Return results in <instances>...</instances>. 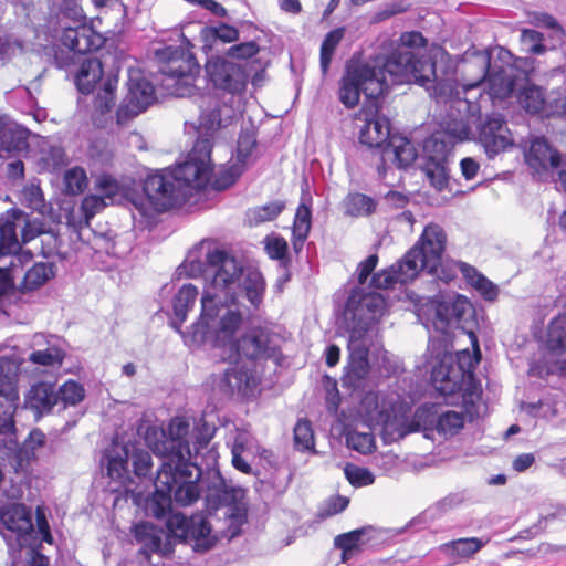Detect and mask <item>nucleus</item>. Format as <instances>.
<instances>
[{
    "label": "nucleus",
    "instance_id": "nucleus-1",
    "mask_svg": "<svg viewBox=\"0 0 566 566\" xmlns=\"http://www.w3.org/2000/svg\"><path fill=\"white\" fill-rule=\"evenodd\" d=\"M201 250L190 251L178 268L179 274L188 277L203 276L206 284L201 296V312L195 323H205L222 312L227 305H234L244 295L255 308L263 301L265 280L258 270L244 272L242 264L224 250H208L205 259L198 256Z\"/></svg>",
    "mask_w": 566,
    "mask_h": 566
},
{
    "label": "nucleus",
    "instance_id": "nucleus-2",
    "mask_svg": "<svg viewBox=\"0 0 566 566\" xmlns=\"http://www.w3.org/2000/svg\"><path fill=\"white\" fill-rule=\"evenodd\" d=\"M227 305L222 312L205 323H192L191 332L185 335V344L191 347L209 346L227 352L224 359L245 357L252 364L258 359L279 361V347L265 328H253L237 339L242 324V314Z\"/></svg>",
    "mask_w": 566,
    "mask_h": 566
},
{
    "label": "nucleus",
    "instance_id": "nucleus-3",
    "mask_svg": "<svg viewBox=\"0 0 566 566\" xmlns=\"http://www.w3.org/2000/svg\"><path fill=\"white\" fill-rule=\"evenodd\" d=\"M48 28L52 38L66 52H54V63L59 69L75 64V57L99 50L105 38L86 23V17L78 0H49Z\"/></svg>",
    "mask_w": 566,
    "mask_h": 566
},
{
    "label": "nucleus",
    "instance_id": "nucleus-4",
    "mask_svg": "<svg viewBox=\"0 0 566 566\" xmlns=\"http://www.w3.org/2000/svg\"><path fill=\"white\" fill-rule=\"evenodd\" d=\"M446 243L447 235L442 227L437 223L428 224L418 242L402 259L373 275L371 285L387 290L396 283L407 284L413 281L421 271L436 273L441 265Z\"/></svg>",
    "mask_w": 566,
    "mask_h": 566
},
{
    "label": "nucleus",
    "instance_id": "nucleus-5",
    "mask_svg": "<svg viewBox=\"0 0 566 566\" xmlns=\"http://www.w3.org/2000/svg\"><path fill=\"white\" fill-rule=\"evenodd\" d=\"M359 142L367 146L369 153L367 157L382 181L386 180L392 166L406 169L418 156L413 143L406 137L391 135L389 119L378 114L366 119L359 132Z\"/></svg>",
    "mask_w": 566,
    "mask_h": 566
},
{
    "label": "nucleus",
    "instance_id": "nucleus-6",
    "mask_svg": "<svg viewBox=\"0 0 566 566\" xmlns=\"http://www.w3.org/2000/svg\"><path fill=\"white\" fill-rule=\"evenodd\" d=\"M17 382L13 379L0 376V436H4L3 455L15 473L28 471L35 459V451L45 443V434L40 430H32L22 443H19L14 413L19 401Z\"/></svg>",
    "mask_w": 566,
    "mask_h": 566
},
{
    "label": "nucleus",
    "instance_id": "nucleus-7",
    "mask_svg": "<svg viewBox=\"0 0 566 566\" xmlns=\"http://www.w3.org/2000/svg\"><path fill=\"white\" fill-rule=\"evenodd\" d=\"M427 40L418 31L400 35L399 46L388 56H377L376 61L388 74L391 84L426 82L436 72V60L427 53Z\"/></svg>",
    "mask_w": 566,
    "mask_h": 566
},
{
    "label": "nucleus",
    "instance_id": "nucleus-8",
    "mask_svg": "<svg viewBox=\"0 0 566 566\" xmlns=\"http://www.w3.org/2000/svg\"><path fill=\"white\" fill-rule=\"evenodd\" d=\"M361 409L365 410L371 422L381 427L380 433L384 442L392 443L411 432L436 430L440 406L423 403L416 409L410 418L405 412H397L394 407L379 406L377 396L368 392L361 401Z\"/></svg>",
    "mask_w": 566,
    "mask_h": 566
},
{
    "label": "nucleus",
    "instance_id": "nucleus-9",
    "mask_svg": "<svg viewBox=\"0 0 566 566\" xmlns=\"http://www.w3.org/2000/svg\"><path fill=\"white\" fill-rule=\"evenodd\" d=\"M201 472L184 471L161 463L155 480V491L147 501V510L156 518L171 511L172 500L182 506L195 503L200 496Z\"/></svg>",
    "mask_w": 566,
    "mask_h": 566
},
{
    "label": "nucleus",
    "instance_id": "nucleus-10",
    "mask_svg": "<svg viewBox=\"0 0 566 566\" xmlns=\"http://www.w3.org/2000/svg\"><path fill=\"white\" fill-rule=\"evenodd\" d=\"M159 62L160 84L168 94L176 97L191 96L200 65L193 53L182 45H167L156 50Z\"/></svg>",
    "mask_w": 566,
    "mask_h": 566
},
{
    "label": "nucleus",
    "instance_id": "nucleus-11",
    "mask_svg": "<svg viewBox=\"0 0 566 566\" xmlns=\"http://www.w3.org/2000/svg\"><path fill=\"white\" fill-rule=\"evenodd\" d=\"M391 81L379 62L374 59L370 62L349 64L339 83L338 98L346 108L358 105L360 94L375 101L390 88Z\"/></svg>",
    "mask_w": 566,
    "mask_h": 566
},
{
    "label": "nucleus",
    "instance_id": "nucleus-12",
    "mask_svg": "<svg viewBox=\"0 0 566 566\" xmlns=\"http://www.w3.org/2000/svg\"><path fill=\"white\" fill-rule=\"evenodd\" d=\"M465 359L471 360L468 350L462 353ZM473 364L467 366L459 357L457 363L452 358H444L432 367L431 380L437 391L443 396L461 394L465 407H474L482 397V387L473 373Z\"/></svg>",
    "mask_w": 566,
    "mask_h": 566
},
{
    "label": "nucleus",
    "instance_id": "nucleus-13",
    "mask_svg": "<svg viewBox=\"0 0 566 566\" xmlns=\"http://www.w3.org/2000/svg\"><path fill=\"white\" fill-rule=\"evenodd\" d=\"M22 210L13 208L0 216V296L14 287V281L32 261L30 251H22L15 233V221Z\"/></svg>",
    "mask_w": 566,
    "mask_h": 566
},
{
    "label": "nucleus",
    "instance_id": "nucleus-14",
    "mask_svg": "<svg viewBox=\"0 0 566 566\" xmlns=\"http://www.w3.org/2000/svg\"><path fill=\"white\" fill-rule=\"evenodd\" d=\"M2 495L11 501H0V523L4 528L2 533L10 551H20L32 544L34 527L32 513L24 504L15 502L22 496L20 488L12 486L10 491L3 490Z\"/></svg>",
    "mask_w": 566,
    "mask_h": 566
},
{
    "label": "nucleus",
    "instance_id": "nucleus-15",
    "mask_svg": "<svg viewBox=\"0 0 566 566\" xmlns=\"http://www.w3.org/2000/svg\"><path fill=\"white\" fill-rule=\"evenodd\" d=\"M212 144L209 138H197L187 159L171 169L174 178L185 190V201L192 190L205 189L210 180Z\"/></svg>",
    "mask_w": 566,
    "mask_h": 566
},
{
    "label": "nucleus",
    "instance_id": "nucleus-16",
    "mask_svg": "<svg viewBox=\"0 0 566 566\" xmlns=\"http://www.w3.org/2000/svg\"><path fill=\"white\" fill-rule=\"evenodd\" d=\"M189 428L187 419L181 417L171 419L168 432H161L163 439L155 444L154 451L160 454L161 463H169L174 469L201 472V469L191 461Z\"/></svg>",
    "mask_w": 566,
    "mask_h": 566
},
{
    "label": "nucleus",
    "instance_id": "nucleus-17",
    "mask_svg": "<svg viewBox=\"0 0 566 566\" xmlns=\"http://www.w3.org/2000/svg\"><path fill=\"white\" fill-rule=\"evenodd\" d=\"M455 67L448 54L441 55L440 61L436 60V72L428 81H412L429 92L430 96L448 105V108L454 109L455 106L469 108V102L461 97L458 83L454 78Z\"/></svg>",
    "mask_w": 566,
    "mask_h": 566
},
{
    "label": "nucleus",
    "instance_id": "nucleus-18",
    "mask_svg": "<svg viewBox=\"0 0 566 566\" xmlns=\"http://www.w3.org/2000/svg\"><path fill=\"white\" fill-rule=\"evenodd\" d=\"M143 190L157 212H165L185 203V190L174 178L171 169L147 175Z\"/></svg>",
    "mask_w": 566,
    "mask_h": 566
},
{
    "label": "nucleus",
    "instance_id": "nucleus-19",
    "mask_svg": "<svg viewBox=\"0 0 566 566\" xmlns=\"http://www.w3.org/2000/svg\"><path fill=\"white\" fill-rule=\"evenodd\" d=\"M127 75V95L116 112L119 125L145 112L156 101L154 85L140 69L129 67Z\"/></svg>",
    "mask_w": 566,
    "mask_h": 566
},
{
    "label": "nucleus",
    "instance_id": "nucleus-20",
    "mask_svg": "<svg viewBox=\"0 0 566 566\" xmlns=\"http://www.w3.org/2000/svg\"><path fill=\"white\" fill-rule=\"evenodd\" d=\"M235 365L212 380L213 389L226 397L249 398L254 396L259 385V377L252 366Z\"/></svg>",
    "mask_w": 566,
    "mask_h": 566
},
{
    "label": "nucleus",
    "instance_id": "nucleus-21",
    "mask_svg": "<svg viewBox=\"0 0 566 566\" xmlns=\"http://www.w3.org/2000/svg\"><path fill=\"white\" fill-rule=\"evenodd\" d=\"M205 69L214 88L231 95L244 92L249 75L240 64L218 56L209 59Z\"/></svg>",
    "mask_w": 566,
    "mask_h": 566
},
{
    "label": "nucleus",
    "instance_id": "nucleus-22",
    "mask_svg": "<svg viewBox=\"0 0 566 566\" xmlns=\"http://www.w3.org/2000/svg\"><path fill=\"white\" fill-rule=\"evenodd\" d=\"M478 140L489 159L513 146V138L502 114L486 115L478 126Z\"/></svg>",
    "mask_w": 566,
    "mask_h": 566
},
{
    "label": "nucleus",
    "instance_id": "nucleus-23",
    "mask_svg": "<svg viewBox=\"0 0 566 566\" xmlns=\"http://www.w3.org/2000/svg\"><path fill=\"white\" fill-rule=\"evenodd\" d=\"M199 108L198 138H209L213 145L214 134L232 123L235 111L232 106L210 95L201 97Z\"/></svg>",
    "mask_w": 566,
    "mask_h": 566
},
{
    "label": "nucleus",
    "instance_id": "nucleus-24",
    "mask_svg": "<svg viewBox=\"0 0 566 566\" xmlns=\"http://www.w3.org/2000/svg\"><path fill=\"white\" fill-rule=\"evenodd\" d=\"M470 306L468 298L459 294L438 296L430 304L433 328L446 334L450 327L459 325Z\"/></svg>",
    "mask_w": 566,
    "mask_h": 566
},
{
    "label": "nucleus",
    "instance_id": "nucleus-25",
    "mask_svg": "<svg viewBox=\"0 0 566 566\" xmlns=\"http://www.w3.org/2000/svg\"><path fill=\"white\" fill-rule=\"evenodd\" d=\"M526 161L537 171L549 168L557 170L558 179L556 182L566 193V157L553 148L545 138H535L531 143Z\"/></svg>",
    "mask_w": 566,
    "mask_h": 566
},
{
    "label": "nucleus",
    "instance_id": "nucleus-26",
    "mask_svg": "<svg viewBox=\"0 0 566 566\" xmlns=\"http://www.w3.org/2000/svg\"><path fill=\"white\" fill-rule=\"evenodd\" d=\"M199 482L206 486V501L212 510L219 506H231L239 503L244 496V490L232 485L221 475L218 469L208 470Z\"/></svg>",
    "mask_w": 566,
    "mask_h": 566
},
{
    "label": "nucleus",
    "instance_id": "nucleus-27",
    "mask_svg": "<svg viewBox=\"0 0 566 566\" xmlns=\"http://www.w3.org/2000/svg\"><path fill=\"white\" fill-rule=\"evenodd\" d=\"M511 57L510 51L500 49L499 59L501 63L494 62L493 69L485 78L489 94L493 99L504 101L514 92L515 88V71L510 63L504 64L506 59Z\"/></svg>",
    "mask_w": 566,
    "mask_h": 566
},
{
    "label": "nucleus",
    "instance_id": "nucleus-28",
    "mask_svg": "<svg viewBox=\"0 0 566 566\" xmlns=\"http://www.w3.org/2000/svg\"><path fill=\"white\" fill-rule=\"evenodd\" d=\"M385 305V298L379 293H359L355 290L346 302V311L354 319L369 323L381 315Z\"/></svg>",
    "mask_w": 566,
    "mask_h": 566
},
{
    "label": "nucleus",
    "instance_id": "nucleus-29",
    "mask_svg": "<svg viewBox=\"0 0 566 566\" xmlns=\"http://www.w3.org/2000/svg\"><path fill=\"white\" fill-rule=\"evenodd\" d=\"M57 405L56 388L51 382L39 381L24 396V408L32 411L35 420L49 415Z\"/></svg>",
    "mask_w": 566,
    "mask_h": 566
},
{
    "label": "nucleus",
    "instance_id": "nucleus-30",
    "mask_svg": "<svg viewBox=\"0 0 566 566\" xmlns=\"http://www.w3.org/2000/svg\"><path fill=\"white\" fill-rule=\"evenodd\" d=\"M463 72L473 75L470 87H475L485 82V78L493 69L491 52L488 49L478 50L475 46L469 48L461 57Z\"/></svg>",
    "mask_w": 566,
    "mask_h": 566
},
{
    "label": "nucleus",
    "instance_id": "nucleus-31",
    "mask_svg": "<svg viewBox=\"0 0 566 566\" xmlns=\"http://www.w3.org/2000/svg\"><path fill=\"white\" fill-rule=\"evenodd\" d=\"M130 457L129 444L113 442L102 458V465L106 467L107 475L120 483L129 480L128 461Z\"/></svg>",
    "mask_w": 566,
    "mask_h": 566
},
{
    "label": "nucleus",
    "instance_id": "nucleus-32",
    "mask_svg": "<svg viewBox=\"0 0 566 566\" xmlns=\"http://www.w3.org/2000/svg\"><path fill=\"white\" fill-rule=\"evenodd\" d=\"M198 297V289L192 284L182 285L172 298V317L170 325L174 329L185 335L191 332V327L187 332L181 331L182 323L187 319V314L196 304Z\"/></svg>",
    "mask_w": 566,
    "mask_h": 566
},
{
    "label": "nucleus",
    "instance_id": "nucleus-33",
    "mask_svg": "<svg viewBox=\"0 0 566 566\" xmlns=\"http://www.w3.org/2000/svg\"><path fill=\"white\" fill-rule=\"evenodd\" d=\"M375 532L374 527L364 526L361 528L337 535L334 539V545L336 548L342 551V559L346 562L356 553L361 551L363 546L371 541Z\"/></svg>",
    "mask_w": 566,
    "mask_h": 566
},
{
    "label": "nucleus",
    "instance_id": "nucleus-34",
    "mask_svg": "<svg viewBox=\"0 0 566 566\" xmlns=\"http://www.w3.org/2000/svg\"><path fill=\"white\" fill-rule=\"evenodd\" d=\"M29 130L15 123L0 122V154L13 155L27 150Z\"/></svg>",
    "mask_w": 566,
    "mask_h": 566
},
{
    "label": "nucleus",
    "instance_id": "nucleus-35",
    "mask_svg": "<svg viewBox=\"0 0 566 566\" xmlns=\"http://www.w3.org/2000/svg\"><path fill=\"white\" fill-rule=\"evenodd\" d=\"M464 501V494L462 492L449 493L444 497L438 500L432 505L427 507L410 523L411 525H420L426 527L427 525L440 520L448 512L458 507Z\"/></svg>",
    "mask_w": 566,
    "mask_h": 566
},
{
    "label": "nucleus",
    "instance_id": "nucleus-36",
    "mask_svg": "<svg viewBox=\"0 0 566 566\" xmlns=\"http://www.w3.org/2000/svg\"><path fill=\"white\" fill-rule=\"evenodd\" d=\"M468 111L469 108L465 109L459 106H455L454 109L448 108L441 134L453 140L454 144L469 139L471 129L468 122Z\"/></svg>",
    "mask_w": 566,
    "mask_h": 566
},
{
    "label": "nucleus",
    "instance_id": "nucleus-37",
    "mask_svg": "<svg viewBox=\"0 0 566 566\" xmlns=\"http://www.w3.org/2000/svg\"><path fill=\"white\" fill-rule=\"evenodd\" d=\"M369 361L367 354L356 353L350 355V361L347 371L343 377L344 386L352 388L354 391L364 389V384L369 374Z\"/></svg>",
    "mask_w": 566,
    "mask_h": 566
},
{
    "label": "nucleus",
    "instance_id": "nucleus-38",
    "mask_svg": "<svg viewBox=\"0 0 566 566\" xmlns=\"http://www.w3.org/2000/svg\"><path fill=\"white\" fill-rule=\"evenodd\" d=\"M103 76V66L98 59H85L75 76L77 90L82 94L93 92L95 85Z\"/></svg>",
    "mask_w": 566,
    "mask_h": 566
},
{
    "label": "nucleus",
    "instance_id": "nucleus-39",
    "mask_svg": "<svg viewBox=\"0 0 566 566\" xmlns=\"http://www.w3.org/2000/svg\"><path fill=\"white\" fill-rule=\"evenodd\" d=\"M55 275V264L51 262H36L23 274L21 290L31 292L43 286Z\"/></svg>",
    "mask_w": 566,
    "mask_h": 566
},
{
    "label": "nucleus",
    "instance_id": "nucleus-40",
    "mask_svg": "<svg viewBox=\"0 0 566 566\" xmlns=\"http://www.w3.org/2000/svg\"><path fill=\"white\" fill-rule=\"evenodd\" d=\"M211 526L203 515H191L187 539L195 542L196 552H207L214 545V538L210 537Z\"/></svg>",
    "mask_w": 566,
    "mask_h": 566
},
{
    "label": "nucleus",
    "instance_id": "nucleus-41",
    "mask_svg": "<svg viewBox=\"0 0 566 566\" xmlns=\"http://www.w3.org/2000/svg\"><path fill=\"white\" fill-rule=\"evenodd\" d=\"M545 345L554 354L566 350V313L558 314L548 324Z\"/></svg>",
    "mask_w": 566,
    "mask_h": 566
},
{
    "label": "nucleus",
    "instance_id": "nucleus-42",
    "mask_svg": "<svg viewBox=\"0 0 566 566\" xmlns=\"http://www.w3.org/2000/svg\"><path fill=\"white\" fill-rule=\"evenodd\" d=\"M488 541L478 537H465L450 541L443 545V551L453 558L468 559L478 553Z\"/></svg>",
    "mask_w": 566,
    "mask_h": 566
},
{
    "label": "nucleus",
    "instance_id": "nucleus-43",
    "mask_svg": "<svg viewBox=\"0 0 566 566\" xmlns=\"http://www.w3.org/2000/svg\"><path fill=\"white\" fill-rule=\"evenodd\" d=\"M454 145V142L447 138L446 135L441 133L433 134L423 145L427 159L449 161Z\"/></svg>",
    "mask_w": 566,
    "mask_h": 566
},
{
    "label": "nucleus",
    "instance_id": "nucleus-44",
    "mask_svg": "<svg viewBox=\"0 0 566 566\" xmlns=\"http://www.w3.org/2000/svg\"><path fill=\"white\" fill-rule=\"evenodd\" d=\"M344 35H345L344 27L336 28V29L329 31L325 35V38L321 44V52H319V66H321L323 75L327 74V72L329 70L331 62L334 56V52H335L337 45L343 40Z\"/></svg>",
    "mask_w": 566,
    "mask_h": 566
},
{
    "label": "nucleus",
    "instance_id": "nucleus-45",
    "mask_svg": "<svg viewBox=\"0 0 566 566\" xmlns=\"http://www.w3.org/2000/svg\"><path fill=\"white\" fill-rule=\"evenodd\" d=\"M422 170L429 179L431 186L438 191H442L448 188L450 177L449 161L427 159Z\"/></svg>",
    "mask_w": 566,
    "mask_h": 566
},
{
    "label": "nucleus",
    "instance_id": "nucleus-46",
    "mask_svg": "<svg viewBox=\"0 0 566 566\" xmlns=\"http://www.w3.org/2000/svg\"><path fill=\"white\" fill-rule=\"evenodd\" d=\"M518 104L531 114H538L543 111L545 98L543 91L533 84H527L517 94Z\"/></svg>",
    "mask_w": 566,
    "mask_h": 566
},
{
    "label": "nucleus",
    "instance_id": "nucleus-47",
    "mask_svg": "<svg viewBox=\"0 0 566 566\" xmlns=\"http://www.w3.org/2000/svg\"><path fill=\"white\" fill-rule=\"evenodd\" d=\"M312 197L308 192L302 191L301 202L296 209L292 232L308 234L312 227Z\"/></svg>",
    "mask_w": 566,
    "mask_h": 566
},
{
    "label": "nucleus",
    "instance_id": "nucleus-48",
    "mask_svg": "<svg viewBox=\"0 0 566 566\" xmlns=\"http://www.w3.org/2000/svg\"><path fill=\"white\" fill-rule=\"evenodd\" d=\"M464 426V416L460 411H439L437 432L444 437L457 434Z\"/></svg>",
    "mask_w": 566,
    "mask_h": 566
},
{
    "label": "nucleus",
    "instance_id": "nucleus-49",
    "mask_svg": "<svg viewBox=\"0 0 566 566\" xmlns=\"http://www.w3.org/2000/svg\"><path fill=\"white\" fill-rule=\"evenodd\" d=\"M172 552L174 547L168 537H166V541L163 543V534L157 530L144 543L140 544L139 555L144 556L146 560H149L153 554L168 556Z\"/></svg>",
    "mask_w": 566,
    "mask_h": 566
},
{
    "label": "nucleus",
    "instance_id": "nucleus-50",
    "mask_svg": "<svg viewBox=\"0 0 566 566\" xmlns=\"http://www.w3.org/2000/svg\"><path fill=\"white\" fill-rule=\"evenodd\" d=\"M65 353L56 345L48 344L45 349L33 350L29 356V361L34 365L45 367L60 366L64 359Z\"/></svg>",
    "mask_w": 566,
    "mask_h": 566
},
{
    "label": "nucleus",
    "instance_id": "nucleus-51",
    "mask_svg": "<svg viewBox=\"0 0 566 566\" xmlns=\"http://www.w3.org/2000/svg\"><path fill=\"white\" fill-rule=\"evenodd\" d=\"M346 444L349 449L361 454H367L376 448L375 437L370 431L348 430L345 434Z\"/></svg>",
    "mask_w": 566,
    "mask_h": 566
},
{
    "label": "nucleus",
    "instance_id": "nucleus-52",
    "mask_svg": "<svg viewBox=\"0 0 566 566\" xmlns=\"http://www.w3.org/2000/svg\"><path fill=\"white\" fill-rule=\"evenodd\" d=\"M59 403L63 409L67 406L80 403L85 397V390L81 384L75 380L65 381L57 390Z\"/></svg>",
    "mask_w": 566,
    "mask_h": 566
},
{
    "label": "nucleus",
    "instance_id": "nucleus-53",
    "mask_svg": "<svg viewBox=\"0 0 566 566\" xmlns=\"http://www.w3.org/2000/svg\"><path fill=\"white\" fill-rule=\"evenodd\" d=\"M285 203L281 200L268 202L263 206L250 209L248 217L254 223H262L274 220L284 210Z\"/></svg>",
    "mask_w": 566,
    "mask_h": 566
},
{
    "label": "nucleus",
    "instance_id": "nucleus-54",
    "mask_svg": "<svg viewBox=\"0 0 566 566\" xmlns=\"http://www.w3.org/2000/svg\"><path fill=\"white\" fill-rule=\"evenodd\" d=\"M376 207V201L367 195L357 192L347 197V211L352 216H369Z\"/></svg>",
    "mask_w": 566,
    "mask_h": 566
},
{
    "label": "nucleus",
    "instance_id": "nucleus-55",
    "mask_svg": "<svg viewBox=\"0 0 566 566\" xmlns=\"http://www.w3.org/2000/svg\"><path fill=\"white\" fill-rule=\"evenodd\" d=\"M117 80L108 78L94 98V107L102 114L108 113L115 106V90Z\"/></svg>",
    "mask_w": 566,
    "mask_h": 566
},
{
    "label": "nucleus",
    "instance_id": "nucleus-56",
    "mask_svg": "<svg viewBox=\"0 0 566 566\" xmlns=\"http://www.w3.org/2000/svg\"><path fill=\"white\" fill-rule=\"evenodd\" d=\"M22 217L15 223L23 219L24 226L21 230L22 243L27 244L34 240L36 237L48 232V223L43 218H29L22 211Z\"/></svg>",
    "mask_w": 566,
    "mask_h": 566
},
{
    "label": "nucleus",
    "instance_id": "nucleus-57",
    "mask_svg": "<svg viewBox=\"0 0 566 566\" xmlns=\"http://www.w3.org/2000/svg\"><path fill=\"white\" fill-rule=\"evenodd\" d=\"M130 447V457L133 471L138 478H145L150 474L153 460L149 451L140 448H136L134 444Z\"/></svg>",
    "mask_w": 566,
    "mask_h": 566
},
{
    "label": "nucleus",
    "instance_id": "nucleus-58",
    "mask_svg": "<svg viewBox=\"0 0 566 566\" xmlns=\"http://www.w3.org/2000/svg\"><path fill=\"white\" fill-rule=\"evenodd\" d=\"M88 180L82 167H73L64 174V186L67 193L78 195L87 188Z\"/></svg>",
    "mask_w": 566,
    "mask_h": 566
},
{
    "label": "nucleus",
    "instance_id": "nucleus-59",
    "mask_svg": "<svg viewBox=\"0 0 566 566\" xmlns=\"http://www.w3.org/2000/svg\"><path fill=\"white\" fill-rule=\"evenodd\" d=\"M344 473L348 482L355 488L367 486L375 482L374 474L366 468L347 464Z\"/></svg>",
    "mask_w": 566,
    "mask_h": 566
},
{
    "label": "nucleus",
    "instance_id": "nucleus-60",
    "mask_svg": "<svg viewBox=\"0 0 566 566\" xmlns=\"http://www.w3.org/2000/svg\"><path fill=\"white\" fill-rule=\"evenodd\" d=\"M191 516L188 517L181 513H172L168 516L166 526L169 533L180 539L187 541V534L190 527Z\"/></svg>",
    "mask_w": 566,
    "mask_h": 566
},
{
    "label": "nucleus",
    "instance_id": "nucleus-61",
    "mask_svg": "<svg viewBox=\"0 0 566 566\" xmlns=\"http://www.w3.org/2000/svg\"><path fill=\"white\" fill-rule=\"evenodd\" d=\"M521 41L525 50L531 54H543L546 51L544 35L533 29H524L521 33Z\"/></svg>",
    "mask_w": 566,
    "mask_h": 566
},
{
    "label": "nucleus",
    "instance_id": "nucleus-62",
    "mask_svg": "<svg viewBox=\"0 0 566 566\" xmlns=\"http://www.w3.org/2000/svg\"><path fill=\"white\" fill-rule=\"evenodd\" d=\"M295 446L302 450H310L314 447V436L310 421L300 420L294 427Z\"/></svg>",
    "mask_w": 566,
    "mask_h": 566
},
{
    "label": "nucleus",
    "instance_id": "nucleus-63",
    "mask_svg": "<svg viewBox=\"0 0 566 566\" xmlns=\"http://www.w3.org/2000/svg\"><path fill=\"white\" fill-rule=\"evenodd\" d=\"M268 254L271 259L280 261L281 265L285 269L290 263L287 258V242L280 237L269 239L265 247Z\"/></svg>",
    "mask_w": 566,
    "mask_h": 566
},
{
    "label": "nucleus",
    "instance_id": "nucleus-64",
    "mask_svg": "<svg viewBox=\"0 0 566 566\" xmlns=\"http://www.w3.org/2000/svg\"><path fill=\"white\" fill-rule=\"evenodd\" d=\"M255 146L256 139L254 134L249 132L241 133L237 145L238 161L245 164Z\"/></svg>",
    "mask_w": 566,
    "mask_h": 566
}]
</instances>
